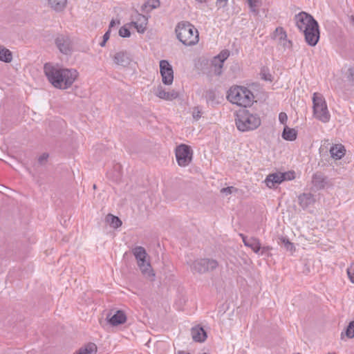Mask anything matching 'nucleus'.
Masks as SVG:
<instances>
[{
	"mask_svg": "<svg viewBox=\"0 0 354 354\" xmlns=\"http://www.w3.org/2000/svg\"><path fill=\"white\" fill-rule=\"evenodd\" d=\"M44 71L48 82L56 88L64 90L70 88L78 76V72L73 68H64L46 63Z\"/></svg>",
	"mask_w": 354,
	"mask_h": 354,
	"instance_id": "f257e3e1",
	"label": "nucleus"
},
{
	"mask_svg": "<svg viewBox=\"0 0 354 354\" xmlns=\"http://www.w3.org/2000/svg\"><path fill=\"white\" fill-rule=\"evenodd\" d=\"M175 32L178 39L185 46H193L198 42V32L188 21L179 22L176 26Z\"/></svg>",
	"mask_w": 354,
	"mask_h": 354,
	"instance_id": "f03ea898",
	"label": "nucleus"
},
{
	"mask_svg": "<svg viewBox=\"0 0 354 354\" xmlns=\"http://www.w3.org/2000/svg\"><path fill=\"white\" fill-rule=\"evenodd\" d=\"M227 98L233 104L247 107L252 104L254 96L252 92L247 87L235 86L230 88Z\"/></svg>",
	"mask_w": 354,
	"mask_h": 354,
	"instance_id": "7ed1b4c3",
	"label": "nucleus"
},
{
	"mask_svg": "<svg viewBox=\"0 0 354 354\" xmlns=\"http://www.w3.org/2000/svg\"><path fill=\"white\" fill-rule=\"evenodd\" d=\"M235 124L240 131H249L257 129L261 125V119L257 114L250 113L247 109H242L236 113Z\"/></svg>",
	"mask_w": 354,
	"mask_h": 354,
	"instance_id": "20e7f679",
	"label": "nucleus"
},
{
	"mask_svg": "<svg viewBox=\"0 0 354 354\" xmlns=\"http://www.w3.org/2000/svg\"><path fill=\"white\" fill-rule=\"evenodd\" d=\"M132 252L144 277L151 281H154L155 273L150 263L146 261L147 254L145 249L142 246H137L133 249Z\"/></svg>",
	"mask_w": 354,
	"mask_h": 354,
	"instance_id": "39448f33",
	"label": "nucleus"
},
{
	"mask_svg": "<svg viewBox=\"0 0 354 354\" xmlns=\"http://www.w3.org/2000/svg\"><path fill=\"white\" fill-rule=\"evenodd\" d=\"M314 115L322 122H328L330 115L328 111L324 98L318 93H314L313 97Z\"/></svg>",
	"mask_w": 354,
	"mask_h": 354,
	"instance_id": "423d86ee",
	"label": "nucleus"
},
{
	"mask_svg": "<svg viewBox=\"0 0 354 354\" xmlns=\"http://www.w3.org/2000/svg\"><path fill=\"white\" fill-rule=\"evenodd\" d=\"M194 273L204 274L216 270L218 266V262L213 259L203 258L194 261L192 263H187Z\"/></svg>",
	"mask_w": 354,
	"mask_h": 354,
	"instance_id": "0eeeda50",
	"label": "nucleus"
},
{
	"mask_svg": "<svg viewBox=\"0 0 354 354\" xmlns=\"http://www.w3.org/2000/svg\"><path fill=\"white\" fill-rule=\"evenodd\" d=\"M176 161L180 167L188 166L192 160L193 151L190 146L180 144L175 151Z\"/></svg>",
	"mask_w": 354,
	"mask_h": 354,
	"instance_id": "6e6552de",
	"label": "nucleus"
},
{
	"mask_svg": "<svg viewBox=\"0 0 354 354\" xmlns=\"http://www.w3.org/2000/svg\"><path fill=\"white\" fill-rule=\"evenodd\" d=\"M294 20L296 26L301 32L317 22L311 15L304 11L295 15Z\"/></svg>",
	"mask_w": 354,
	"mask_h": 354,
	"instance_id": "1a4fd4ad",
	"label": "nucleus"
},
{
	"mask_svg": "<svg viewBox=\"0 0 354 354\" xmlns=\"http://www.w3.org/2000/svg\"><path fill=\"white\" fill-rule=\"evenodd\" d=\"M305 41L310 46H315L320 38V31L318 22L302 31Z\"/></svg>",
	"mask_w": 354,
	"mask_h": 354,
	"instance_id": "9d476101",
	"label": "nucleus"
},
{
	"mask_svg": "<svg viewBox=\"0 0 354 354\" xmlns=\"http://www.w3.org/2000/svg\"><path fill=\"white\" fill-rule=\"evenodd\" d=\"M230 56V52L227 50H223L218 55L214 56L211 61V66L215 75L220 76L223 73L222 68L224 62Z\"/></svg>",
	"mask_w": 354,
	"mask_h": 354,
	"instance_id": "9b49d317",
	"label": "nucleus"
},
{
	"mask_svg": "<svg viewBox=\"0 0 354 354\" xmlns=\"http://www.w3.org/2000/svg\"><path fill=\"white\" fill-rule=\"evenodd\" d=\"M160 73L164 84L170 85L172 84L174 81V71L167 60L163 59L160 62Z\"/></svg>",
	"mask_w": 354,
	"mask_h": 354,
	"instance_id": "f8f14e48",
	"label": "nucleus"
},
{
	"mask_svg": "<svg viewBox=\"0 0 354 354\" xmlns=\"http://www.w3.org/2000/svg\"><path fill=\"white\" fill-rule=\"evenodd\" d=\"M311 183L314 191L322 190L331 185L328 178L321 171H317L313 174Z\"/></svg>",
	"mask_w": 354,
	"mask_h": 354,
	"instance_id": "ddd939ff",
	"label": "nucleus"
},
{
	"mask_svg": "<svg viewBox=\"0 0 354 354\" xmlns=\"http://www.w3.org/2000/svg\"><path fill=\"white\" fill-rule=\"evenodd\" d=\"M55 42L56 46L62 53L64 55L71 53L72 47L71 41L68 36L64 35H59L56 37Z\"/></svg>",
	"mask_w": 354,
	"mask_h": 354,
	"instance_id": "4468645a",
	"label": "nucleus"
},
{
	"mask_svg": "<svg viewBox=\"0 0 354 354\" xmlns=\"http://www.w3.org/2000/svg\"><path fill=\"white\" fill-rule=\"evenodd\" d=\"M132 60L131 55L126 50L119 51L116 53L113 57L114 63L122 67L129 66Z\"/></svg>",
	"mask_w": 354,
	"mask_h": 354,
	"instance_id": "2eb2a0df",
	"label": "nucleus"
},
{
	"mask_svg": "<svg viewBox=\"0 0 354 354\" xmlns=\"http://www.w3.org/2000/svg\"><path fill=\"white\" fill-rule=\"evenodd\" d=\"M136 21H131L127 25L133 26L137 30L139 33H144L147 29L148 24V17L145 15L139 13L136 11Z\"/></svg>",
	"mask_w": 354,
	"mask_h": 354,
	"instance_id": "dca6fc26",
	"label": "nucleus"
},
{
	"mask_svg": "<svg viewBox=\"0 0 354 354\" xmlns=\"http://www.w3.org/2000/svg\"><path fill=\"white\" fill-rule=\"evenodd\" d=\"M106 319L111 326H117L124 324L127 321V316L124 311L118 310L113 315L108 314Z\"/></svg>",
	"mask_w": 354,
	"mask_h": 354,
	"instance_id": "f3484780",
	"label": "nucleus"
},
{
	"mask_svg": "<svg viewBox=\"0 0 354 354\" xmlns=\"http://www.w3.org/2000/svg\"><path fill=\"white\" fill-rule=\"evenodd\" d=\"M298 202L299 205L305 209L315 203V197L311 193H303L298 196Z\"/></svg>",
	"mask_w": 354,
	"mask_h": 354,
	"instance_id": "a211bd4d",
	"label": "nucleus"
},
{
	"mask_svg": "<svg viewBox=\"0 0 354 354\" xmlns=\"http://www.w3.org/2000/svg\"><path fill=\"white\" fill-rule=\"evenodd\" d=\"M284 181V176L281 172L273 173L267 176L265 183L269 188H272L276 184H280Z\"/></svg>",
	"mask_w": 354,
	"mask_h": 354,
	"instance_id": "6ab92c4d",
	"label": "nucleus"
},
{
	"mask_svg": "<svg viewBox=\"0 0 354 354\" xmlns=\"http://www.w3.org/2000/svg\"><path fill=\"white\" fill-rule=\"evenodd\" d=\"M191 334L194 341L197 342H203L207 338V333L202 327L192 328Z\"/></svg>",
	"mask_w": 354,
	"mask_h": 354,
	"instance_id": "aec40b11",
	"label": "nucleus"
},
{
	"mask_svg": "<svg viewBox=\"0 0 354 354\" xmlns=\"http://www.w3.org/2000/svg\"><path fill=\"white\" fill-rule=\"evenodd\" d=\"M346 149L342 145H335L330 147V153L331 157L339 160L345 155Z\"/></svg>",
	"mask_w": 354,
	"mask_h": 354,
	"instance_id": "412c9836",
	"label": "nucleus"
},
{
	"mask_svg": "<svg viewBox=\"0 0 354 354\" xmlns=\"http://www.w3.org/2000/svg\"><path fill=\"white\" fill-rule=\"evenodd\" d=\"M160 6V0H147L142 6L141 11L145 13H148L152 10L158 8Z\"/></svg>",
	"mask_w": 354,
	"mask_h": 354,
	"instance_id": "4be33fe9",
	"label": "nucleus"
},
{
	"mask_svg": "<svg viewBox=\"0 0 354 354\" xmlns=\"http://www.w3.org/2000/svg\"><path fill=\"white\" fill-rule=\"evenodd\" d=\"M97 353V346L95 344L89 342L81 347L73 354H95Z\"/></svg>",
	"mask_w": 354,
	"mask_h": 354,
	"instance_id": "5701e85b",
	"label": "nucleus"
},
{
	"mask_svg": "<svg viewBox=\"0 0 354 354\" xmlns=\"http://www.w3.org/2000/svg\"><path fill=\"white\" fill-rule=\"evenodd\" d=\"M48 3L55 12H61L66 8L67 0H48Z\"/></svg>",
	"mask_w": 354,
	"mask_h": 354,
	"instance_id": "b1692460",
	"label": "nucleus"
},
{
	"mask_svg": "<svg viewBox=\"0 0 354 354\" xmlns=\"http://www.w3.org/2000/svg\"><path fill=\"white\" fill-rule=\"evenodd\" d=\"M281 136L286 140L294 141L297 138V131L295 129L289 128L288 126H285Z\"/></svg>",
	"mask_w": 354,
	"mask_h": 354,
	"instance_id": "393cba45",
	"label": "nucleus"
},
{
	"mask_svg": "<svg viewBox=\"0 0 354 354\" xmlns=\"http://www.w3.org/2000/svg\"><path fill=\"white\" fill-rule=\"evenodd\" d=\"M12 60V54L11 51L4 46L0 45V61L6 63H10Z\"/></svg>",
	"mask_w": 354,
	"mask_h": 354,
	"instance_id": "a878e982",
	"label": "nucleus"
},
{
	"mask_svg": "<svg viewBox=\"0 0 354 354\" xmlns=\"http://www.w3.org/2000/svg\"><path fill=\"white\" fill-rule=\"evenodd\" d=\"M246 247L250 248L254 252L258 254L261 249V245L259 239L255 237L249 238V242Z\"/></svg>",
	"mask_w": 354,
	"mask_h": 354,
	"instance_id": "bb28decb",
	"label": "nucleus"
},
{
	"mask_svg": "<svg viewBox=\"0 0 354 354\" xmlns=\"http://www.w3.org/2000/svg\"><path fill=\"white\" fill-rule=\"evenodd\" d=\"M106 222L110 225L111 227L113 228H118L120 227L122 224L121 220L119 217L114 216L111 214H109L106 216Z\"/></svg>",
	"mask_w": 354,
	"mask_h": 354,
	"instance_id": "cd10ccee",
	"label": "nucleus"
},
{
	"mask_svg": "<svg viewBox=\"0 0 354 354\" xmlns=\"http://www.w3.org/2000/svg\"><path fill=\"white\" fill-rule=\"evenodd\" d=\"M351 339L354 337V320L350 322L345 330L341 333V338L344 339V337Z\"/></svg>",
	"mask_w": 354,
	"mask_h": 354,
	"instance_id": "c85d7f7f",
	"label": "nucleus"
},
{
	"mask_svg": "<svg viewBox=\"0 0 354 354\" xmlns=\"http://www.w3.org/2000/svg\"><path fill=\"white\" fill-rule=\"evenodd\" d=\"M259 75H260L261 79L264 81H268V82H271L273 80V76L270 73V70L268 67H266V66L262 67L261 68Z\"/></svg>",
	"mask_w": 354,
	"mask_h": 354,
	"instance_id": "c756f323",
	"label": "nucleus"
},
{
	"mask_svg": "<svg viewBox=\"0 0 354 354\" xmlns=\"http://www.w3.org/2000/svg\"><path fill=\"white\" fill-rule=\"evenodd\" d=\"M345 77L348 85L354 87V66H350L347 69Z\"/></svg>",
	"mask_w": 354,
	"mask_h": 354,
	"instance_id": "7c9ffc66",
	"label": "nucleus"
},
{
	"mask_svg": "<svg viewBox=\"0 0 354 354\" xmlns=\"http://www.w3.org/2000/svg\"><path fill=\"white\" fill-rule=\"evenodd\" d=\"M279 240L282 244H283L285 248L288 251L295 250L294 244L289 241V239L285 236H281Z\"/></svg>",
	"mask_w": 354,
	"mask_h": 354,
	"instance_id": "2f4dec72",
	"label": "nucleus"
},
{
	"mask_svg": "<svg viewBox=\"0 0 354 354\" xmlns=\"http://www.w3.org/2000/svg\"><path fill=\"white\" fill-rule=\"evenodd\" d=\"M251 12L256 15L259 13L258 7L260 6V0H247Z\"/></svg>",
	"mask_w": 354,
	"mask_h": 354,
	"instance_id": "473e14b6",
	"label": "nucleus"
},
{
	"mask_svg": "<svg viewBox=\"0 0 354 354\" xmlns=\"http://www.w3.org/2000/svg\"><path fill=\"white\" fill-rule=\"evenodd\" d=\"M156 95L158 96L159 98L160 99H163V100H167V98L169 97H168V91H166L162 86H158V88H156V93H155Z\"/></svg>",
	"mask_w": 354,
	"mask_h": 354,
	"instance_id": "72a5a7b5",
	"label": "nucleus"
},
{
	"mask_svg": "<svg viewBox=\"0 0 354 354\" xmlns=\"http://www.w3.org/2000/svg\"><path fill=\"white\" fill-rule=\"evenodd\" d=\"M205 99L208 103H212V104L214 103L216 98V93L213 89H209L205 92Z\"/></svg>",
	"mask_w": 354,
	"mask_h": 354,
	"instance_id": "f704fd0d",
	"label": "nucleus"
},
{
	"mask_svg": "<svg viewBox=\"0 0 354 354\" xmlns=\"http://www.w3.org/2000/svg\"><path fill=\"white\" fill-rule=\"evenodd\" d=\"M119 35L121 37H129L131 36V32L127 27V25H124L120 28Z\"/></svg>",
	"mask_w": 354,
	"mask_h": 354,
	"instance_id": "c9c22d12",
	"label": "nucleus"
},
{
	"mask_svg": "<svg viewBox=\"0 0 354 354\" xmlns=\"http://www.w3.org/2000/svg\"><path fill=\"white\" fill-rule=\"evenodd\" d=\"M347 274L351 281L354 283V262L347 268Z\"/></svg>",
	"mask_w": 354,
	"mask_h": 354,
	"instance_id": "e433bc0d",
	"label": "nucleus"
},
{
	"mask_svg": "<svg viewBox=\"0 0 354 354\" xmlns=\"http://www.w3.org/2000/svg\"><path fill=\"white\" fill-rule=\"evenodd\" d=\"M281 175L284 176V180H291L295 178L294 171L283 172Z\"/></svg>",
	"mask_w": 354,
	"mask_h": 354,
	"instance_id": "4c0bfd02",
	"label": "nucleus"
},
{
	"mask_svg": "<svg viewBox=\"0 0 354 354\" xmlns=\"http://www.w3.org/2000/svg\"><path fill=\"white\" fill-rule=\"evenodd\" d=\"M48 153H42L39 158H38V162L40 164V165H44L46 162H47V160L48 158Z\"/></svg>",
	"mask_w": 354,
	"mask_h": 354,
	"instance_id": "58836bf2",
	"label": "nucleus"
},
{
	"mask_svg": "<svg viewBox=\"0 0 354 354\" xmlns=\"http://www.w3.org/2000/svg\"><path fill=\"white\" fill-rule=\"evenodd\" d=\"M233 191H237V189L235 188L234 187L230 186L223 188L221 192L227 195L231 194L233 192Z\"/></svg>",
	"mask_w": 354,
	"mask_h": 354,
	"instance_id": "ea45409f",
	"label": "nucleus"
},
{
	"mask_svg": "<svg viewBox=\"0 0 354 354\" xmlns=\"http://www.w3.org/2000/svg\"><path fill=\"white\" fill-rule=\"evenodd\" d=\"M110 30L106 31L103 35V40L100 43V46L103 47L106 45V41L110 37Z\"/></svg>",
	"mask_w": 354,
	"mask_h": 354,
	"instance_id": "a19ab883",
	"label": "nucleus"
},
{
	"mask_svg": "<svg viewBox=\"0 0 354 354\" xmlns=\"http://www.w3.org/2000/svg\"><path fill=\"white\" fill-rule=\"evenodd\" d=\"M168 93L169 97L167 98V100H172L176 99L179 96L178 93L174 90H172L171 91H168Z\"/></svg>",
	"mask_w": 354,
	"mask_h": 354,
	"instance_id": "79ce46f5",
	"label": "nucleus"
},
{
	"mask_svg": "<svg viewBox=\"0 0 354 354\" xmlns=\"http://www.w3.org/2000/svg\"><path fill=\"white\" fill-rule=\"evenodd\" d=\"M280 32V39L282 40V39H284V40H286V38H287V34L286 32V31L283 30V28H281V27H279V28H277L276 30H275V32Z\"/></svg>",
	"mask_w": 354,
	"mask_h": 354,
	"instance_id": "37998d69",
	"label": "nucleus"
},
{
	"mask_svg": "<svg viewBox=\"0 0 354 354\" xmlns=\"http://www.w3.org/2000/svg\"><path fill=\"white\" fill-rule=\"evenodd\" d=\"M288 116L286 113L281 112L279 115V120L281 124H285L287 122Z\"/></svg>",
	"mask_w": 354,
	"mask_h": 354,
	"instance_id": "c03bdc74",
	"label": "nucleus"
},
{
	"mask_svg": "<svg viewBox=\"0 0 354 354\" xmlns=\"http://www.w3.org/2000/svg\"><path fill=\"white\" fill-rule=\"evenodd\" d=\"M272 247L270 246H263V247H261V249L260 250V254L261 255H264V254H267L268 256H269L268 254V252L272 250Z\"/></svg>",
	"mask_w": 354,
	"mask_h": 354,
	"instance_id": "a18cd8bd",
	"label": "nucleus"
},
{
	"mask_svg": "<svg viewBox=\"0 0 354 354\" xmlns=\"http://www.w3.org/2000/svg\"><path fill=\"white\" fill-rule=\"evenodd\" d=\"M228 0H216V3L219 5L220 7H225L227 4Z\"/></svg>",
	"mask_w": 354,
	"mask_h": 354,
	"instance_id": "49530a36",
	"label": "nucleus"
},
{
	"mask_svg": "<svg viewBox=\"0 0 354 354\" xmlns=\"http://www.w3.org/2000/svg\"><path fill=\"white\" fill-rule=\"evenodd\" d=\"M239 235H240V236L242 239V241H243V242L244 243V245L246 246L247 243H248V242H249V239L246 236L243 234H240Z\"/></svg>",
	"mask_w": 354,
	"mask_h": 354,
	"instance_id": "de8ad7c7",
	"label": "nucleus"
},
{
	"mask_svg": "<svg viewBox=\"0 0 354 354\" xmlns=\"http://www.w3.org/2000/svg\"><path fill=\"white\" fill-rule=\"evenodd\" d=\"M201 117V111H194L193 112V118L198 120Z\"/></svg>",
	"mask_w": 354,
	"mask_h": 354,
	"instance_id": "09e8293b",
	"label": "nucleus"
},
{
	"mask_svg": "<svg viewBox=\"0 0 354 354\" xmlns=\"http://www.w3.org/2000/svg\"><path fill=\"white\" fill-rule=\"evenodd\" d=\"M348 22L351 26H354V16L353 15L348 16Z\"/></svg>",
	"mask_w": 354,
	"mask_h": 354,
	"instance_id": "8fccbe9b",
	"label": "nucleus"
},
{
	"mask_svg": "<svg viewBox=\"0 0 354 354\" xmlns=\"http://www.w3.org/2000/svg\"><path fill=\"white\" fill-rule=\"evenodd\" d=\"M175 354H190L189 352H186L184 351H178Z\"/></svg>",
	"mask_w": 354,
	"mask_h": 354,
	"instance_id": "3c124183",
	"label": "nucleus"
},
{
	"mask_svg": "<svg viewBox=\"0 0 354 354\" xmlns=\"http://www.w3.org/2000/svg\"><path fill=\"white\" fill-rule=\"evenodd\" d=\"M114 25H115V21H114L113 19H112V20L111 21V22H110L109 28H111L113 27V26H114Z\"/></svg>",
	"mask_w": 354,
	"mask_h": 354,
	"instance_id": "603ef678",
	"label": "nucleus"
},
{
	"mask_svg": "<svg viewBox=\"0 0 354 354\" xmlns=\"http://www.w3.org/2000/svg\"><path fill=\"white\" fill-rule=\"evenodd\" d=\"M196 1H198V2H199V3H205V2H206V1H207V0H196Z\"/></svg>",
	"mask_w": 354,
	"mask_h": 354,
	"instance_id": "864d4df0",
	"label": "nucleus"
},
{
	"mask_svg": "<svg viewBox=\"0 0 354 354\" xmlns=\"http://www.w3.org/2000/svg\"><path fill=\"white\" fill-rule=\"evenodd\" d=\"M288 42L289 44L292 45V41L290 40H288Z\"/></svg>",
	"mask_w": 354,
	"mask_h": 354,
	"instance_id": "5fc2aeb1",
	"label": "nucleus"
},
{
	"mask_svg": "<svg viewBox=\"0 0 354 354\" xmlns=\"http://www.w3.org/2000/svg\"><path fill=\"white\" fill-rule=\"evenodd\" d=\"M93 188H94V189H95V188H96V185H93Z\"/></svg>",
	"mask_w": 354,
	"mask_h": 354,
	"instance_id": "6e6d98bb",
	"label": "nucleus"
},
{
	"mask_svg": "<svg viewBox=\"0 0 354 354\" xmlns=\"http://www.w3.org/2000/svg\"><path fill=\"white\" fill-rule=\"evenodd\" d=\"M328 354H335V353H328Z\"/></svg>",
	"mask_w": 354,
	"mask_h": 354,
	"instance_id": "4d7b16f0",
	"label": "nucleus"
}]
</instances>
